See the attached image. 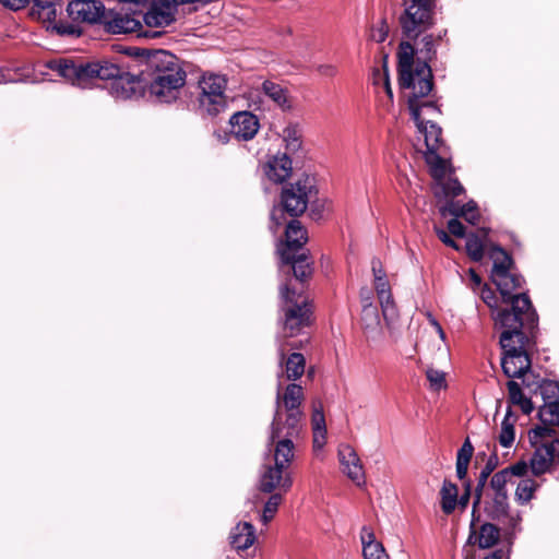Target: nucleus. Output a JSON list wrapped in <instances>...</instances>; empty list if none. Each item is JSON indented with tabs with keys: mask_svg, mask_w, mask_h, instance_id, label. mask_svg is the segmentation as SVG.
Here are the masks:
<instances>
[{
	"mask_svg": "<svg viewBox=\"0 0 559 559\" xmlns=\"http://www.w3.org/2000/svg\"><path fill=\"white\" fill-rule=\"evenodd\" d=\"M48 67L71 84L83 88L91 86L95 80H112L110 94L116 99L140 97L144 87L139 76L122 72L116 63L105 60L84 63L62 59L50 61Z\"/></svg>",
	"mask_w": 559,
	"mask_h": 559,
	"instance_id": "f257e3e1",
	"label": "nucleus"
},
{
	"mask_svg": "<svg viewBox=\"0 0 559 559\" xmlns=\"http://www.w3.org/2000/svg\"><path fill=\"white\" fill-rule=\"evenodd\" d=\"M528 473L526 461H520L510 467L495 473L489 483L476 486L474 508L483 504L485 512L492 519L504 516L509 509L507 485L512 476L524 477Z\"/></svg>",
	"mask_w": 559,
	"mask_h": 559,
	"instance_id": "f03ea898",
	"label": "nucleus"
},
{
	"mask_svg": "<svg viewBox=\"0 0 559 559\" xmlns=\"http://www.w3.org/2000/svg\"><path fill=\"white\" fill-rule=\"evenodd\" d=\"M148 66L154 70V79L150 84L151 94L160 103L177 99L179 90L186 83V72L177 57L168 51L158 50L148 58Z\"/></svg>",
	"mask_w": 559,
	"mask_h": 559,
	"instance_id": "7ed1b4c3",
	"label": "nucleus"
},
{
	"mask_svg": "<svg viewBox=\"0 0 559 559\" xmlns=\"http://www.w3.org/2000/svg\"><path fill=\"white\" fill-rule=\"evenodd\" d=\"M408 76L403 80V72L399 73V84L403 97L406 99L412 117L418 119V110L425 109L428 116H437L438 107L428 99L432 90V75L428 63L417 62L414 70L407 71Z\"/></svg>",
	"mask_w": 559,
	"mask_h": 559,
	"instance_id": "20e7f679",
	"label": "nucleus"
},
{
	"mask_svg": "<svg viewBox=\"0 0 559 559\" xmlns=\"http://www.w3.org/2000/svg\"><path fill=\"white\" fill-rule=\"evenodd\" d=\"M304 389L296 383L288 384L282 391L281 376L276 391V412L273 418V438L281 437L284 429L288 436H298L304 413Z\"/></svg>",
	"mask_w": 559,
	"mask_h": 559,
	"instance_id": "39448f33",
	"label": "nucleus"
},
{
	"mask_svg": "<svg viewBox=\"0 0 559 559\" xmlns=\"http://www.w3.org/2000/svg\"><path fill=\"white\" fill-rule=\"evenodd\" d=\"M435 116H428L425 109L418 110V119L412 117L417 130L418 141L426 146L425 159L433 178L440 179L448 173V152L441 142V129L431 121Z\"/></svg>",
	"mask_w": 559,
	"mask_h": 559,
	"instance_id": "423d86ee",
	"label": "nucleus"
},
{
	"mask_svg": "<svg viewBox=\"0 0 559 559\" xmlns=\"http://www.w3.org/2000/svg\"><path fill=\"white\" fill-rule=\"evenodd\" d=\"M317 193L316 179L309 175L301 176L283 189L281 206H275L272 210L271 219L276 226H281L284 221V211L290 216L302 214Z\"/></svg>",
	"mask_w": 559,
	"mask_h": 559,
	"instance_id": "0eeeda50",
	"label": "nucleus"
},
{
	"mask_svg": "<svg viewBox=\"0 0 559 559\" xmlns=\"http://www.w3.org/2000/svg\"><path fill=\"white\" fill-rule=\"evenodd\" d=\"M550 427H535L530 430L528 439L534 452L528 460V472L538 477L559 465V439L554 438Z\"/></svg>",
	"mask_w": 559,
	"mask_h": 559,
	"instance_id": "6e6552de",
	"label": "nucleus"
},
{
	"mask_svg": "<svg viewBox=\"0 0 559 559\" xmlns=\"http://www.w3.org/2000/svg\"><path fill=\"white\" fill-rule=\"evenodd\" d=\"M537 314L535 310L521 312H511L509 310L498 311L495 316V325L502 330L500 336V345L502 338L510 337L511 346L515 348V354L527 353V336L523 329L532 332L537 325Z\"/></svg>",
	"mask_w": 559,
	"mask_h": 559,
	"instance_id": "1a4fd4ad",
	"label": "nucleus"
},
{
	"mask_svg": "<svg viewBox=\"0 0 559 559\" xmlns=\"http://www.w3.org/2000/svg\"><path fill=\"white\" fill-rule=\"evenodd\" d=\"M437 0H403L404 12L400 17L403 34L417 38L433 25Z\"/></svg>",
	"mask_w": 559,
	"mask_h": 559,
	"instance_id": "9d476101",
	"label": "nucleus"
},
{
	"mask_svg": "<svg viewBox=\"0 0 559 559\" xmlns=\"http://www.w3.org/2000/svg\"><path fill=\"white\" fill-rule=\"evenodd\" d=\"M227 80L224 75L204 73L198 83V103L202 111L216 116L227 107Z\"/></svg>",
	"mask_w": 559,
	"mask_h": 559,
	"instance_id": "9b49d317",
	"label": "nucleus"
},
{
	"mask_svg": "<svg viewBox=\"0 0 559 559\" xmlns=\"http://www.w3.org/2000/svg\"><path fill=\"white\" fill-rule=\"evenodd\" d=\"M281 296L286 304L284 337H293L309 324L311 310L306 298L290 289L288 285L281 287Z\"/></svg>",
	"mask_w": 559,
	"mask_h": 559,
	"instance_id": "f8f14e48",
	"label": "nucleus"
},
{
	"mask_svg": "<svg viewBox=\"0 0 559 559\" xmlns=\"http://www.w3.org/2000/svg\"><path fill=\"white\" fill-rule=\"evenodd\" d=\"M491 281L497 286L504 304L511 305V312L534 310L526 294L515 293L522 286V277L509 271L504 274H491Z\"/></svg>",
	"mask_w": 559,
	"mask_h": 559,
	"instance_id": "ddd939ff",
	"label": "nucleus"
},
{
	"mask_svg": "<svg viewBox=\"0 0 559 559\" xmlns=\"http://www.w3.org/2000/svg\"><path fill=\"white\" fill-rule=\"evenodd\" d=\"M371 269L373 273V286L381 306L383 319L388 328L392 329L399 314L389 280L379 260L372 261Z\"/></svg>",
	"mask_w": 559,
	"mask_h": 559,
	"instance_id": "4468645a",
	"label": "nucleus"
},
{
	"mask_svg": "<svg viewBox=\"0 0 559 559\" xmlns=\"http://www.w3.org/2000/svg\"><path fill=\"white\" fill-rule=\"evenodd\" d=\"M503 357L501 366L503 372L509 378L524 377L531 369V359L527 353L515 354V348L511 346L510 337L502 338Z\"/></svg>",
	"mask_w": 559,
	"mask_h": 559,
	"instance_id": "2eb2a0df",
	"label": "nucleus"
},
{
	"mask_svg": "<svg viewBox=\"0 0 559 559\" xmlns=\"http://www.w3.org/2000/svg\"><path fill=\"white\" fill-rule=\"evenodd\" d=\"M287 468L276 464L265 465L260 476L259 488L261 491L271 493L275 490L287 492L293 486V478Z\"/></svg>",
	"mask_w": 559,
	"mask_h": 559,
	"instance_id": "dca6fc26",
	"label": "nucleus"
},
{
	"mask_svg": "<svg viewBox=\"0 0 559 559\" xmlns=\"http://www.w3.org/2000/svg\"><path fill=\"white\" fill-rule=\"evenodd\" d=\"M70 17L76 22H104L106 10L102 2L96 0H74L68 4Z\"/></svg>",
	"mask_w": 559,
	"mask_h": 559,
	"instance_id": "f3484780",
	"label": "nucleus"
},
{
	"mask_svg": "<svg viewBox=\"0 0 559 559\" xmlns=\"http://www.w3.org/2000/svg\"><path fill=\"white\" fill-rule=\"evenodd\" d=\"M175 0H155L150 10L143 15L145 24L150 27H165L175 21L177 5Z\"/></svg>",
	"mask_w": 559,
	"mask_h": 559,
	"instance_id": "a211bd4d",
	"label": "nucleus"
},
{
	"mask_svg": "<svg viewBox=\"0 0 559 559\" xmlns=\"http://www.w3.org/2000/svg\"><path fill=\"white\" fill-rule=\"evenodd\" d=\"M337 454L342 472L357 486L364 485L366 481L365 469L355 449L343 444Z\"/></svg>",
	"mask_w": 559,
	"mask_h": 559,
	"instance_id": "6ab92c4d",
	"label": "nucleus"
},
{
	"mask_svg": "<svg viewBox=\"0 0 559 559\" xmlns=\"http://www.w3.org/2000/svg\"><path fill=\"white\" fill-rule=\"evenodd\" d=\"M230 133L241 141L251 140L259 131L260 123L255 115L249 111H238L229 119Z\"/></svg>",
	"mask_w": 559,
	"mask_h": 559,
	"instance_id": "aec40b11",
	"label": "nucleus"
},
{
	"mask_svg": "<svg viewBox=\"0 0 559 559\" xmlns=\"http://www.w3.org/2000/svg\"><path fill=\"white\" fill-rule=\"evenodd\" d=\"M288 436L286 429L283 430L281 437L273 438V426L271 427L270 439L274 444L273 460L274 464L288 468L295 457V444L293 438Z\"/></svg>",
	"mask_w": 559,
	"mask_h": 559,
	"instance_id": "412c9836",
	"label": "nucleus"
},
{
	"mask_svg": "<svg viewBox=\"0 0 559 559\" xmlns=\"http://www.w3.org/2000/svg\"><path fill=\"white\" fill-rule=\"evenodd\" d=\"M104 23L107 31L112 34L131 33L141 27V22L134 14L129 15L120 12H106Z\"/></svg>",
	"mask_w": 559,
	"mask_h": 559,
	"instance_id": "4be33fe9",
	"label": "nucleus"
},
{
	"mask_svg": "<svg viewBox=\"0 0 559 559\" xmlns=\"http://www.w3.org/2000/svg\"><path fill=\"white\" fill-rule=\"evenodd\" d=\"M312 447L313 452L319 454L326 443V425L323 407L320 402L313 404L312 416Z\"/></svg>",
	"mask_w": 559,
	"mask_h": 559,
	"instance_id": "5701e85b",
	"label": "nucleus"
},
{
	"mask_svg": "<svg viewBox=\"0 0 559 559\" xmlns=\"http://www.w3.org/2000/svg\"><path fill=\"white\" fill-rule=\"evenodd\" d=\"M499 537L500 532L496 525L485 523L481 524L479 528H476L474 523H472L468 543L477 545L480 549H487L495 546Z\"/></svg>",
	"mask_w": 559,
	"mask_h": 559,
	"instance_id": "b1692460",
	"label": "nucleus"
},
{
	"mask_svg": "<svg viewBox=\"0 0 559 559\" xmlns=\"http://www.w3.org/2000/svg\"><path fill=\"white\" fill-rule=\"evenodd\" d=\"M292 169V160L286 154L276 155L264 165L265 176L275 183L287 179L290 176Z\"/></svg>",
	"mask_w": 559,
	"mask_h": 559,
	"instance_id": "393cba45",
	"label": "nucleus"
},
{
	"mask_svg": "<svg viewBox=\"0 0 559 559\" xmlns=\"http://www.w3.org/2000/svg\"><path fill=\"white\" fill-rule=\"evenodd\" d=\"M297 251L280 250L281 260L284 264H290L297 280L304 281L312 274V263L306 253L296 254Z\"/></svg>",
	"mask_w": 559,
	"mask_h": 559,
	"instance_id": "a878e982",
	"label": "nucleus"
},
{
	"mask_svg": "<svg viewBox=\"0 0 559 559\" xmlns=\"http://www.w3.org/2000/svg\"><path fill=\"white\" fill-rule=\"evenodd\" d=\"M364 559H390L381 542L377 540L372 528L364 526L360 532Z\"/></svg>",
	"mask_w": 559,
	"mask_h": 559,
	"instance_id": "bb28decb",
	"label": "nucleus"
},
{
	"mask_svg": "<svg viewBox=\"0 0 559 559\" xmlns=\"http://www.w3.org/2000/svg\"><path fill=\"white\" fill-rule=\"evenodd\" d=\"M361 322L368 338H377L380 334V317L370 298L362 296Z\"/></svg>",
	"mask_w": 559,
	"mask_h": 559,
	"instance_id": "cd10ccee",
	"label": "nucleus"
},
{
	"mask_svg": "<svg viewBox=\"0 0 559 559\" xmlns=\"http://www.w3.org/2000/svg\"><path fill=\"white\" fill-rule=\"evenodd\" d=\"M230 543L238 550H246L255 542V530L248 522L238 523L230 533Z\"/></svg>",
	"mask_w": 559,
	"mask_h": 559,
	"instance_id": "c85d7f7f",
	"label": "nucleus"
},
{
	"mask_svg": "<svg viewBox=\"0 0 559 559\" xmlns=\"http://www.w3.org/2000/svg\"><path fill=\"white\" fill-rule=\"evenodd\" d=\"M488 231L483 228L477 233L469 234L466 238V251L474 261H480L484 258L485 250L489 251L493 245L488 241Z\"/></svg>",
	"mask_w": 559,
	"mask_h": 559,
	"instance_id": "c756f323",
	"label": "nucleus"
},
{
	"mask_svg": "<svg viewBox=\"0 0 559 559\" xmlns=\"http://www.w3.org/2000/svg\"><path fill=\"white\" fill-rule=\"evenodd\" d=\"M447 213L454 217H463L472 225H476L480 217L477 204L474 201H469L464 205H460L457 202L451 201L441 210L442 215H445Z\"/></svg>",
	"mask_w": 559,
	"mask_h": 559,
	"instance_id": "7c9ffc66",
	"label": "nucleus"
},
{
	"mask_svg": "<svg viewBox=\"0 0 559 559\" xmlns=\"http://www.w3.org/2000/svg\"><path fill=\"white\" fill-rule=\"evenodd\" d=\"M286 348L283 344L278 345V353L281 356V364L285 365V376L287 380H297L305 372L306 360L299 353L292 354L284 362Z\"/></svg>",
	"mask_w": 559,
	"mask_h": 559,
	"instance_id": "2f4dec72",
	"label": "nucleus"
},
{
	"mask_svg": "<svg viewBox=\"0 0 559 559\" xmlns=\"http://www.w3.org/2000/svg\"><path fill=\"white\" fill-rule=\"evenodd\" d=\"M308 240L306 229L298 221H292L286 228V246L282 250L298 251Z\"/></svg>",
	"mask_w": 559,
	"mask_h": 559,
	"instance_id": "473e14b6",
	"label": "nucleus"
},
{
	"mask_svg": "<svg viewBox=\"0 0 559 559\" xmlns=\"http://www.w3.org/2000/svg\"><path fill=\"white\" fill-rule=\"evenodd\" d=\"M255 92H261L276 106L283 109L290 107L286 90L273 81H264L261 85V88L257 90Z\"/></svg>",
	"mask_w": 559,
	"mask_h": 559,
	"instance_id": "72a5a7b5",
	"label": "nucleus"
},
{
	"mask_svg": "<svg viewBox=\"0 0 559 559\" xmlns=\"http://www.w3.org/2000/svg\"><path fill=\"white\" fill-rule=\"evenodd\" d=\"M59 0H33L32 15L44 23H52L57 17Z\"/></svg>",
	"mask_w": 559,
	"mask_h": 559,
	"instance_id": "f704fd0d",
	"label": "nucleus"
},
{
	"mask_svg": "<svg viewBox=\"0 0 559 559\" xmlns=\"http://www.w3.org/2000/svg\"><path fill=\"white\" fill-rule=\"evenodd\" d=\"M516 416L509 408L501 423L498 441L503 448H510L515 439Z\"/></svg>",
	"mask_w": 559,
	"mask_h": 559,
	"instance_id": "c9c22d12",
	"label": "nucleus"
},
{
	"mask_svg": "<svg viewBox=\"0 0 559 559\" xmlns=\"http://www.w3.org/2000/svg\"><path fill=\"white\" fill-rule=\"evenodd\" d=\"M457 486L449 480H444L440 490L441 509L445 514H451L457 504Z\"/></svg>",
	"mask_w": 559,
	"mask_h": 559,
	"instance_id": "e433bc0d",
	"label": "nucleus"
},
{
	"mask_svg": "<svg viewBox=\"0 0 559 559\" xmlns=\"http://www.w3.org/2000/svg\"><path fill=\"white\" fill-rule=\"evenodd\" d=\"M488 254L493 262L491 274H504L511 271V257L502 248L492 246L490 247Z\"/></svg>",
	"mask_w": 559,
	"mask_h": 559,
	"instance_id": "4c0bfd02",
	"label": "nucleus"
},
{
	"mask_svg": "<svg viewBox=\"0 0 559 559\" xmlns=\"http://www.w3.org/2000/svg\"><path fill=\"white\" fill-rule=\"evenodd\" d=\"M414 47L412 44L403 41L399 47V73L403 72V80L408 76L407 71L414 70L416 64L414 62Z\"/></svg>",
	"mask_w": 559,
	"mask_h": 559,
	"instance_id": "58836bf2",
	"label": "nucleus"
},
{
	"mask_svg": "<svg viewBox=\"0 0 559 559\" xmlns=\"http://www.w3.org/2000/svg\"><path fill=\"white\" fill-rule=\"evenodd\" d=\"M507 386L511 403L520 406L524 414H531L533 411V404L531 400L523 394L519 383L515 381H509Z\"/></svg>",
	"mask_w": 559,
	"mask_h": 559,
	"instance_id": "ea45409f",
	"label": "nucleus"
},
{
	"mask_svg": "<svg viewBox=\"0 0 559 559\" xmlns=\"http://www.w3.org/2000/svg\"><path fill=\"white\" fill-rule=\"evenodd\" d=\"M542 427L559 426V401L545 403L538 411Z\"/></svg>",
	"mask_w": 559,
	"mask_h": 559,
	"instance_id": "a19ab883",
	"label": "nucleus"
},
{
	"mask_svg": "<svg viewBox=\"0 0 559 559\" xmlns=\"http://www.w3.org/2000/svg\"><path fill=\"white\" fill-rule=\"evenodd\" d=\"M538 487H539V485L534 479H531V478L522 479L518 484V487L515 489V500L520 504H525V503L530 502L533 499L534 493Z\"/></svg>",
	"mask_w": 559,
	"mask_h": 559,
	"instance_id": "79ce46f5",
	"label": "nucleus"
},
{
	"mask_svg": "<svg viewBox=\"0 0 559 559\" xmlns=\"http://www.w3.org/2000/svg\"><path fill=\"white\" fill-rule=\"evenodd\" d=\"M444 177L445 175L440 179L435 178L437 181L435 194L437 197H439L441 193L444 197L460 195L464 190L462 185L456 179L444 180Z\"/></svg>",
	"mask_w": 559,
	"mask_h": 559,
	"instance_id": "37998d69",
	"label": "nucleus"
},
{
	"mask_svg": "<svg viewBox=\"0 0 559 559\" xmlns=\"http://www.w3.org/2000/svg\"><path fill=\"white\" fill-rule=\"evenodd\" d=\"M442 39V35L435 36L433 34H426L420 40L419 51L424 53L425 59L431 60L436 55V47Z\"/></svg>",
	"mask_w": 559,
	"mask_h": 559,
	"instance_id": "c03bdc74",
	"label": "nucleus"
},
{
	"mask_svg": "<svg viewBox=\"0 0 559 559\" xmlns=\"http://www.w3.org/2000/svg\"><path fill=\"white\" fill-rule=\"evenodd\" d=\"M283 495L281 492L273 493L265 502L262 513V521L264 524L269 523L277 512L280 504L282 503Z\"/></svg>",
	"mask_w": 559,
	"mask_h": 559,
	"instance_id": "a18cd8bd",
	"label": "nucleus"
},
{
	"mask_svg": "<svg viewBox=\"0 0 559 559\" xmlns=\"http://www.w3.org/2000/svg\"><path fill=\"white\" fill-rule=\"evenodd\" d=\"M427 380L429 381L430 388L435 391H439L447 386L445 373L435 368H428L426 371Z\"/></svg>",
	"mask_w": 559,
	"mask_h": 559,
	"instance_id": "49530a36",
	"label": "nucleus"
},
{
	"mask_svg": "<svg viewBox=\"0 0 559 559\" xmlns=\"http://www.w3.org/2000/svg\"><path fill=\"white\" fill-rule=\"evenodd\" d=\"M389 34V25L384 20H379L372 25L369 34V38L376 43H382L385 40Z\"/></svg>",
	"mask_w": 559,
	"mask_h": 559,
	"instance_id": "de8ad7c7",
	"label": "nucleus"
},
{
	"mask_svg": "<svg viewBox=\"0 0 559 559\" xmlns=\"http://www.w3.org/2000/svg\"><path fill=\"white\" fill-rule=\"evenodd\" d=\"M481 299L491 309L492 319L495 320V316L498 311H502L503 309L498 307V299L496 297L495 292L485 285L481 289Z\"/></svg>",
	"mask_w": 559,
	"mask_h": 559,
	"instance_id": "09e8293b",
	"label": "nucleus"
},
{
	"mask_svg": "<svg viewBox=\"0 0 559 559\" xmlns=\"http://www.w3.org/2000/svg\"><path fill=\"white\" fill-rule=\"evenodd\" d=\"M474 447L467 438L462 444L461 449L457 451L456 462L465 463L469 465L471 459L473 456Z\"/></svg>",
	"mask_w": 559,
	"mask_h": 559,
	"instance_id": "8fccbe9b",
	"label": "nucleus"
},
{
	"mask_svg": "<svg viewBox=\"0 0 559 559\" xmlns=\"http://www.w3.org/2000/svg\"><path fill=\"white\" fill-rule=\"evenodd\" d=\"M284 139L287 142V148L296 151L300 146L299 135L295 128L288 127L284 130Z\"/></svg>",
	"mask_w": 559,
	"mask_h": 559,
	"instance_id": "3c124183",
	"label": "nucleus"
},
{
	"mask_svg": "<svg viewBox=\"0 0 559 559\" xmlns=\"http://www.w3.org/2000/svg\"><path fill=\"white\" fill-rule=\"evenodd\" d=\"M448 229H449L450 234L455 237H464L465 236V228H464L463 224L457 219V217L449 221Z\"/></svg>",
	"mask_w": 559,
	"mask_h": 559,
	"instance_id": "603ef678",
	"label": "nucleus"
},
{
	"mask_svg": "<svg viewBox=\"0 0 559 559\" xmlns=\"http://www.w3.org/2000/svg\"><path fill=\"white\" fill-rule=\"evenodd\" d=\"M318 72L322 76L333 78L337 74V68L334 64L325 63L318 67Z\"/></svg>",
	"mask_w": 559,
	"mask_h": 559,
	"instance_id": "864d4df0",
	"label": "nucleus"
},
{
	"mask_svg": "<svg viewBox=\"0 0 559 559\" xmlns=\"http://www.w3.org/2000/svg\"><path fill=\"white\" fill-rule=\"evenodd\" d=\"M438 238L447 246L459 250L457 243L443 229H436Z\"/></svg>",
	"mask_w": 559,
	"mask_h": 559,
	"instance_id": "5fc2aeb1",
	"label": "nucleus"
},
{
	"mask_svg": "<svg viewBox=\"0 0 559 559\" xmlns=\"http://www.w3.org/2000/svg\"><path fill=\"white\" fill-rule=\"evenodd\" d=\"M28 1L29 0H0V3L12 10H20L24 8L28 3Z\"/></svg>",
	"mask_w": 559,
	"mask_h": 559,
	"instance_id": "6e6d98bb",
	"label": "nucleus"
},
{
	"mask_svg": "<svg viewBox=\"0 0 559 559\" xmlns=\"http://www.w3.org/2000/svg\"><path fill=\"white\" fill-rule=\"evenodd\" d=\"M493 469V465H491L490 463H488L485 468L480 472L479 474V477H478V481H477V486H480L483 487L484 484L487 483V479L489 477V475L491 474Z\"/></svg>",
	"mask_w": 559,
	"mask_h": 559,
	"instance_id": "4d7b16f0",
	"label": "nucleus"
},
{
	"mask_svg": "<svg viewBox=\"0 0 559 559\" xmlns=\"http://www.w3.org/2000/svg\"><path fill=\"white\" fill-rule=\"evenodd\" d=\"M429 318V322L431 323V325L436 329L437 333L439 334L440 338L442 341L445 340V333L444 331L442 330L441 325L439 324V322L431 316L429 314L428 316Z\"/></svg>",
	"mask_w": 559,
	"mask_h": 559,
	"instance_id": "13d9d810",
	"label": "nucleus"
},
{
	"mask_svg": "<svg viewBox=\"0 0 559 559\" xmlns=\"http://www.w3.org/2000/svg\"><path fill=\"white\" fill-rule=\"evenodd\" d=\"M468 464L456 462V475L460 479H464L467 475Z\"/></svg>",
	"mask_w": 559,
	"mask_h": 559,
	"instance_id": "bf43d9fd",
	"label": "nucleus"
},
{
	"mask_svg": "<svg viewBox=\"0 0 559 559\" xmlns=\"http://www.w3.org/2000/svg\"><path fill=\"white\" fill-rule=\"evenodd\" d=\"M485 559H509V556L507 551L499 549L488 555Z\"/></svg>",
	"mask_w": 559,
	"mask_h": 559,
	"instance_id": "052dcab7",
	"label": "nucleus"
},
{
	"mask_svg": "<svg viewBox=\"0 0 559 559\" xmlns=\"http://www.w3.org/2000/svg\"><path fill=\"white\" fill-rule=\"evenodd\" d=\"M469 275H471V281L473 282L474 286H480L481 278L474 270H469Z\"/></svg>",
	"mask_w": 559,
	"mask_h": 559,
	"instance_id": "680f3d73",
	"label": "nucleus"
},
{
	"mask_svg": "<svg viewBox=\"0 0 559 559\" xmlns=\"http://www.w3.org/2000/svg\"><path fill=\"white\" fill-rule=\"evenodd\" d=\"M120 2H123V3H130V4H134V5H141V4H144L146 3L148 0H119Z\"/></svg>",
	"mask_w": 559,
	"mask_h": 559,
	"instance_id": "e2e57ef3",
	"label": "nucleus"
},
{
	"mask_svg": "<svg viewBox=\"0 0 559 559\" xmlns=\"http://www.w3.org/2000/svg\"><path fill=\"white\" fill-rule=\"evenodd\" d=\"M384 90H385V93L388 94L389 98L392 99L393 98V93H392V90H391V86H390V83H389L388 79H385V82H384Z\"/></svg>",
	"mask_w": 559,
	"mask_h": 559,
	"instance_id": "0e129e2a",
	"label": "nucleus"
},
{
	"mask_svg": "<svg viewBox=\"0 0 559 559\" xmlns=\"http://www.w3.org/2000/svg\"><path fill=\"white\" fill-rule=\"evenodd\" d=\"M362 296H364L365 298H370V299H371V293H370V290H368V289H362V290H361V293H360V298H361V299H362Z\"/></svg>",
	"mask_w": 559,
	"mask_h": 559,
	"instance_id": "69168bd1",
	"label": "nucleus"
},
{
	"mask_svg": "<svg viewBox=\"0 0 559 559\" xmlns=\"http://www.w3.org/2000/svg\"><path fill=\"white\" fill-rule=\"evenodd\" d=\"M467 500H468V493H466L465 496H463V497L461 498L460 502H461V504H462L463 507H465V506H466V503H467Z\"/></svg>",
	"mask_w": 559,
	"mask_h": 559,
	"instance_id": "338daca9",
	"label": "nucleus"
},
{
	"mask_svg": "<svg viewBox=\"0 0 559 559\" xmlns=\"http://www.w3.org/2000/svg\"><path fill=\"white\" fill-rule=\"evenodd\" d=\"M253 96H254V92H250V94H249V98H250V99H252V98H253Z\"/></svg>",
	"mask_w": 559,
	"mask_h": 559,
	"instance_id": "774afa93",
	"label": "nucleus"
}]
</instances>
